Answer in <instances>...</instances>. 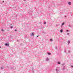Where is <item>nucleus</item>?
I'll return each instance as SVG.
<instances>
[{
    "mask_svg": "<svg viewBox=\"0 0 73 73\" xmlns=\"http://www.w3.org/2000/svg\"><path fill=\"white\" fill-rule=\"evenodd\" d=\"M56 72L58 73V71H59V68L58 67H56Z\"/></svg>",
    "mask_w": 73,
    "mask_h": 73,
    "instance_id": "nucleus-1",
    "label": "nucleus"
},
{
    "mask_svg": "<svg viewBox=\"0 0 73 73\" xmlns=\"http://www.w3.org/2000/svg\"><path fill=\"white\" fill-rule=\"evenodd\" d=\"M5 45L6 46H9V44L8 43H6L5 44Z\"/></svg>",
    "mask_w": 73,
    "mask_h": 73,
    "instance_id": "nucleus-2",
    "label": "nucleus"
},
{
    "mask_svg": "<svg viewBox=\"0 0 73 73\" xmlns=\"http://www.w3.org/2000/svg\"><path fill=\"white\" fill-rule=\"evenodd\" d=\"M68 4H69V5H71V2H68Z\"/></svg>",
    "mask_w": 73,
    "mask_h": 73,
    "instance_id": "nucleus-3",
    "label": "nucleus"
},
{
    "mask_svg": "<svg viewBox=\"0 0 73 73\" xmlns=\"http://www.w3.org/2000/svg\"><path fill=\"white\" fill-rule=\"evenodd\" d=\"M31 34H32V35H31V36H34V35H35L34 34H33V33H32Z\"/></svg>",
    "mask_w": 73,
    "mask_h": 73,
    "instance_id": "nucleus-4",
    "label": "nucleus"
},
{
    "mask_svg": "<svg viewBox=\"0 0 73 73\" xmlns=\"http://www.w3.org/2000/svg\"><path fill=\"white\" fill-rule=\"evenodd\" d=\"M70 40H68V45H69V44H70Z\"/></svg>",
    "mask_w": 73,
    "mask_h": 73,
    "instance_id": "nucleus-5",
    "label": "nucleus"
},
{
    "mask_svg": "<svg viewBox=\"0 0 73 73\" xmlns=\"http://www.w3.org/2000/svg\"><path fill=\"white\" fill-rule=\"evenodd\" d=\"M49 58H47L46 59V61H49Z\"/></svg>",
    "mask_w": 73,
    "mask_h": 73,
    "instance_id": "nucleus-6",
    "label": "nucleus"
},
{
    "mask_svg": "<svg viewBox=\"0 0 73 73\" xmlns=\"http://www.w3.org/2000/svg\"><path fill=\"white\" fill-rule=\"evenodd\" d=\"M60 32L61 33H62V32H63V30H62V29H61L60 30Z\"/></svg>",
    "mask_w": 73,
    "mask_h": 73,
    "instance_id": "nucleus-7",
    "label": "nucleus"
},
{
    "mask_svg": "<svg viewBox=\"0 0 73 73\" xmlns=\"http://www.w3.org/2000/svg\"><path fill=\"white\" fill-rule=\"evenodd\" d=\"M68 27H72V26H71L70 25H68Z\"/></svg>",
    "mask_w": 73,
    "mask_h": 73,
    "instance_id": "nucleus-8",
    "label": "nucleus"
},
{
    "mask_svg": "<svg viewBox=\"0 0 73 73\" xmlns=\"http://www.w3.org/2000/svg\"><path fill=\"white\" fill-rule=\"evenodd\" d=\"M64 24H65V23H62V25H64Z\"/></svg>",
    "mask_w": 73,
    "mask_h": 73,
    "instance_id": "nucleus-9",
    "label": "nucleus"
},
{
    "mask_svg": "<svg viewBox=\"0 0 73 73\" xmlns=\"http://www.w3.org/2000/svg\"><path fill=\"white\" fill-rule=\"evenodd\" d=\"M48 55H50V54H51V53H48Z\"/></svg>",
    "mask_w": 73,
    "mask_h": 73,
    "instance_id": "nucleus-10",
    "label": "nucleus"
},
{
    "mask_svg": "<svg viewBox=\"0 0 73 73\" xmlns=\"http://www.w3.org/2000/svg\"><path fill=\"white\" fill-rule=\"evenodd\" d=\"M1 69H4V68H3V67H1Z\"/></svg>",
    "mask_w": 73,
    "mask_h": 73,
    "instance_id": "nucleus-11",
    "label": "nucleus"
},
{
    "mask_svg": "<svg viewBox=\"0 0 73 73\" xmlns=\"http://www.w3.org/2000/svg\"><path fill=\"white\" fill-rule=\"evenodd\" d=\"M46 24V22H44V24Z\"/></svg>",
    "mask_w": 73,
    "mask_h": 73,
    "instance_id": "nucleus-12",
    "label": "nucleus"
},
{
    "mask_svg": "<svg viewBox=\"0 0 73 73\" xmlns=\"http://www.w3.org/2000/svg\"><path fill=\"white\" fill-rule=\"evenodd\" d=\"M60 62H58V64H60Z\"/></svg>",
    "mask_w": 73,
    "mask_h": 73,
    "instance_id": "nucleus-13",
    "label": "nucleus"
},
{
    "mask_svg": "<svg viewBox=\"0 0 73 73\" xmlns=\"http://www.w3.org/2000/svg\"><path fill=\"white\" fill-rule=\"evenodd\" d=\"M64 69H65V67H64L63 69H62V70H64Z\"/></svg>",
    "mask_w": 73,
    "mask_h": 73,
    "instance_id": "nucleus-14",
    "label": "nucleus"
},
{
    "mask_svg": "<svg viewBox=\"0 0 73 73\" xmlns=\"http://www.w3.org/2000/svg\"><path fill=\"white\" fill-rule=\"evenodd\" d=\"M50 41H53V40H52V39H50Z\"/></svg>",
    "mask_w": 73,
    "mask_h": 73,
    "instance_id": "nucleus-15",
    "label": "nucleus"
},
{
    "mask_svg": "<svg viewBox=\"0 0 73 73\" xmlns=\"http://www.w3.org/2000/svg\"><path fill=\"white\" fill-rule=\"evenodd\" d=\"M11 28H13V26H11Z\"/></svg>",
    "mask_w": 73,
    "mask_h": 73,
    "instance_id": "nucleus-16",
    "label": "nucleus"
},
{
    "mask_svg": "<svg viewBox=\"0 0 73 73\" xmlns=\"http://www.w3.org/2000/svg\"><path fill=\"white\" fill-rule=\"evenodd\" d=\"M71 68H73V66H71Z\"/></svg>",
    "mask_w": 73,
    "mask_h": 73,
    "instance_id": "nucleus-17",
    "label": "nucleus"
},
{
    "mask_svg": "<svg viewBox=\"0 0 73 73\" xmlns=\"http://www.w3.org/2000/svg\"><path fill=\"white\" fill-rule=\"evenodd\" d=\"M68 53H70V51H68Z\"/></svg>",
    "mask_w": 73,
    "mask_h": 73,
    "instance_id": "nucleus-18",
    "label": "nucleus"
},
{
    "mask_svg": "<svg viewBox=\"0 0 73 73\" xmlns=\"http://www.w3.org/2000/svg\"><path fill=\"white\" fill-rule=\"evenodd\" d=\"M15 31H17V30H15Z\"/></svg>",
    "mask_w": 73,
    "mask_h": 73,
    "instance_id": "nucleus-19",
    "label": "nucleus"
},
{
    "mask_svg": "<svg viewBox=\"0 0 73 73\" xmlns=\"http://www.w3.org/2000/svg\"><path fill=\"white\" fill-rule=\"evenodd\" d=\"M69 31V30H66V32H68Z\"/></svg>",
    "mask_w": 73,
    "mask_h": 73,
    "instance_id": "nucleus-20",
    "label": "nucleus"
},
{
    "mask_svg": "<svg viewBox=\"0 0 73 73\" xmlns=\"http://www.w3.org/2000/svg\"><path fill=\"white\" fill-rule=\"evenodd\" d=\"M2 31H4V30L2 29L1 30Z\"/></svg>",
    "mask_w": 73,
    "mask_h": 73,
    "instance_id": "nucleus-21",
    "label": "nucleus"
},
{
    "mask_svg": "<svg viewBox=\"0 0 73 73\" xmlns=\"http://www.w3.org/2000/svg\"><path fill=\"white\" fill-rule=\"evenodd\" d=\"M4 1H3V3H4Z\"/></svg>",
    "mask_w": 73,
    "mask_h": 73,
    "instance_id": "nucleus-22",
    "label": "nucleus"
},
{
    "mask_svg": "<svg viewBox=\"0 0 73 73\" xmlns=\"http://www.w3.org/2000/svg\"><path fill=\"white\" fill-rule=\"evenodd\" d=\"M69 34V33H67L68 35Z\"/></svg>",
    "mask_w": 73,
    "mask_h": 73,
    "instance_id": "nucleus-23",
    "label": "nucleus"
},
{
    "mask_svg": "<svg viewBox=\"0 0 73 73\" xmlns=\"http://www.w3.org/2000/svg\"><path fill=\"white\" fill-rule=\"evenodd\" d=\"M41 28H44V27H42Z\"/></svg>",
    "mask_w": 73,
    "mask_h": 73,
    "instance_id": "nucleus-24",
    "label": "nucleus"
},
{
    "mask_svg": "<svg viewBox=\"0 0 73 73\" xmlns=\"http://www.w3.org/2000/svg\"><path fill=\"white\" fill-rule=\"evenodd\" d=\"M43 33H45V32H43Z\"/></svg>",
    "mask_w": 73,
    "mask_h": 73,
    "instance_id": "nucleus-25",
    "label": "nucleus"
},
{
    "mask_svg": "<svg viewBox=\"0 0 73 73\" xmlns=\"http://www.w3.org/2000/svg\"><path fill=\"white\" fill-rule=\"evenodd\" d=\"M38 37V36H37V37Z\"/></svg>",
    "mask_w": 73,
    "mask_h": 73,
    "instance_id": "nucleus-26",
    "label": "nucleus"
},
{
    "mask_svg": "<svg viewBox=\"0 0 73 73\" xmlns=\"http://www.w3.org/2000/svg\"><path fill=\"white\" fill-rule=\"evenodd\" d=\"M24 1H26V0H23Z\"/></svg>",
    "mask_w": 73,
    "mask_h": 73,
    "instance_id": "nucleus-27",
    "label": "nucleus"
},
{
    "mask_svg": "<svg viewBox=\"0 0 73 73\" xmlns=\"http://www.w3.org/2000/svg\"><path fill=\"white\" fill-rule=\"evenodd\" d=\"M58 26V25H56V26Z\"/></svg>",
    "mask_w": 73,
    "mask_h": 73,
    "instance_id": "nucleus-28",
    "label": "nucleus"
},
{
    "mask_svg": "<svg viewBox=\"0 0 73 73\" xmlns=\"http://www.w3.org/2000/svg\"><path fill=\"white\" fill-rule=\"evenodd\" d=\"M62 26H61V28H62Z\"/></svg>",
    "mask_w": 73,
    "mask_h": 73,
    "instance_id": "nucleus-29",
    "label": "nucleus"
},
{
    "mask_svg": "<svg viewBox=\"0 0 73 73\" xmlns=\"http://www.w3.org/2000/svg\"><path fill=\"white\" fill-rule=\"evenodd\" d=\"M17 41H19V40H17Z\"/></svg>",
    "mask_w": 73,
    "mask_h": 73,
    "instance_id": "nucleus-30",
    "label": "nucleus"
},
{
    "mask_svg": "<svg viewBox=\"0 0 73 73\" xmlns=\"http://www.w3.org/2000/svg\"><path fill=\"white\" fill-rule=\"evenodd\" d=\"M12 25V24H11V25Z\"/></svg>",
    "mask_w": 73,
    "mask_h": 73,
    "instance_id": "nucleus-31",
    "label": "nucleus"
},
{
    "mask_svg": "<svg viewBox=\"0 0 73 73\" xmlns=\"http://www.w3.org/2000/svg\"><path fill=\"white\" fill-rule=\"evenodd\" d=\"M0 48H1V46H0Z\"/></svg>",
    "mask_w": 73,
    "mask_h": 73,
    "instance_id": "nucleus-32",
    "label": "nucleus"
},
{
    "mask_svg": "<svg viewBox=\"0 0 73 73\" xmlns=\"http://www.w3.org/2000/svg\"><path fill=\"white\" fill-rule=\"evenodd\" d=\"M32 69H33V68Z\"/></svg>",
    "mask_w": 73,
    "mask_h": 73,
    "instance_id": "nucleus-33",
    "label": "nucleus"
}]
</instances>
